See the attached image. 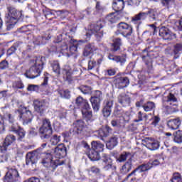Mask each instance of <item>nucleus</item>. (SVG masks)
I'll return each mask as SVG.
<instances>
[{
  "label": "nucleus",
  "instance_id": "nucleus-43",
  "mask_svg": "<svg viewBox=\"0 0 182 182\" xmlns=\"http://www.w3.org/2000/svg\"><path fill=\"white\" fill-rule=\"evenodd\" d=\"M107 149L112 150V149H114L116 146H117V137L112 136L109 139V140L107 142L106 144Z\"/></svg>",
  "mask_w": 182,
  "mask_h": 182
},
{
  "label": "nucleus",
  "instance_id": "nucleus-39",
  "mask_svg": "<svg viewBox=\"0 0 182 182\" xmlns=\"http://www.w3.org/2000/svg\"><path fill=\"white\" fill-rule=\"evenodd\" d=\"M90 101L94 112H99V110L100 109V103L102 101H100L99 100H95V98L92 97L90 98Z\"/></svg>",
  "mask_w": 182,
  "mask_h": 182
},
{
  "label": "nucleus",
  "instance_id": "nucleus-13",
  "mask_svg": "<svg viewBox=\"0 0 182 182\" xmlns=\"http://www.w3.org/2000/svg\"><path fill=\"white\" fill-rule=\"evenodd\" d=\"M77 42V41H76ZM76 42L73 43H66L65 45H61L58 49V51L63 55L69 56V55H73L77 50V46H76Z\"/></svg>",
  "mask_w": 182,
  "mask_h": 182
},
{
  "label": "nucleus",
  "instance_id": "nucleus-55",
  "mask_svg": "<svg viewBox=\"0 0 182 182\" xmlns=\"http://www.w3.org/2000/svg\"><path fill=\"white\" fill-rule=\"evenodd\" d=\"M103 6L100 4V1H97L95 5V11H94V15H97L103 11Z\"/></svg>",
  "mask_w": 182,
  "mask_h": 182
},
{
  "label": "nucleus",
  "instance_id": "nucleus-47",
  "mask_svg": "<svg viewBox=\"0 0 182 182\" xmlns=\"http://www.w3.org/2000/svg\"><path fill=\"white\" fill-rule=\"evenodd\" d=\"M58 94L60 97H63V99H70L71 96L70 91L69 90H60L58 91Z\"/></svg>",
  "mask_w": 182,
  "mask_h": 182
},
{
  "label": "nucleus",
  "instance_id": "nucleus-50",
  "mask_svg": "<svg viewBox=\"0 0 182 182\" xmlns=\"http://www.w3.org/2000/svg\"><path fill=\"white\" fill-rule=\"evenodd\" d=\"M52 68L55 73H56L57 75H60V65H59V63H58L57 61L53 63Z\"/></svg>",
  "mask_w": 182,
  "mask_h": 182
},
{
  "label": "nucleus",
  "instance_id": "nucleus-32",
  "mask_svg": "<svg viewBox=\"0 0 182 182\" xmlns=\"http://www.w3.org/2000/svg\"><path fill=\"white\" fill-rule=\"evenodd\" d=\"M126 160H130L131 161H133V156L130 152L124 151L119 155V158L117 159V161H119V163H124Z\"/></svg>",
  "mask_w": 182,
  "mask_h": 182
},
{
  "label": "nucleus",
  "instance_id": "nucleus-6",
  "mask_svg": "<svg viewBox=\"0 0 182 182\" xmlns=\"http://www.w3.org/2000/svg\"><path fill=\"white\" fill-rule=\"evenodd\" d=\"M149 17L150 21H157L159 19V12L155 9H149L147 12H139L138 14L135 15L132 18V22L137 26L141 25V21H144Z\"/></svg>",
  "mask_w": 182,
  "mask_h": 182
},
{
  "label": "nucleus",
  "instance_id": "nucleus-36",
  "mask_svg": "<svg viewBox=\"0 0 182 182\" xmlns=\"http://www.w3.org/2000/svg\"><path fill=\"white\" fill-rule=\"evenodd\" d=\"M122 39L120 38L114 39L111 48L112 52H117V50H120V46H122Z\"/></svg>",
  "mask_w": 182,
  "mask_h": 182
},
{
  "label": "nucleus",
  "instance_id": "nucleus-54",
  "mask_svg": "<svg viewBox=\"0 0 182 182\" xmlns=\"http://www.w3.org/2000/svg\"><path fill=\"white\" fill-rule=\"evenodd\" d=\"M111 124L113 127H117V129H120V127H123V124L120 119H113L111 122Z\"/></svg>",
  "mask_w": 182,
  "mask_h": 182
},
{
  "label": "nucleus",
  "instance_id": "nucleus-53",
  "mask_svg": "<svg viewBox=\"0 0 182 182\" xmlns=\"http://www.w3.org/2000/svg\"><path fill=\"white\" fill-rule=\"evenodd\" d=\"M171 182H182L181 175L179 173H174L173 174Z\"/></svg>",
  "mask_w": 182,
  "mask_h": 182
},
{
  "label": "nucleus",
  "instance_id": "nucleus-5",
  "mask_svg": "<svg viewBox=\"0 0 182 182\" xmlns=\"http://www.w3.org/2000/svg\"><path fill=\"white\" fill-rule=\"evenodd\" d=\"M8 11L6 25L7 31H11L19 19H23V14H22V11H19L15 7H8Z\"/></svg>",
  "mask_w": 182,
  "mask_h": 182
},
{
  "label": "nucleus",
  "instance_id": "nucleus-41",
  "mask_svg": "<svg viewBox=\"0 0 182 182\" xmlns=\"http://www.w3.org/2000/svg\"><path fill=\"white\" fill-rule=\"evenodd\" d=\"M173 52L175 55L174 59H177L178 56H180V53L182 52V43H177L173 46Z\"/></svg>",
  "mask_w": 182,
  "mask_h": 182
},
{
  "label": "nucleus",
  "instance_id": "nucleus-2",
  "mask_svg": "<svg viewBox=\"0 0 182 182\" xmlns=\"http://www.w3.org/2000/svg\"><path fill=\"white\" fill-rule=\"evenodd\" d=\"M31 68L29 70H26L25 75L28 79H35L38 76H41L42 70H43V61H42V58H35L30 61Z\"/></svg>",
  "mask_w": 182,
  "mask_h": 182
},
{
  "label": "nucleus",
  "instance_id": "nucleus-25",
  "mask_svg": "<svg viewBox=\"0 0 182 182\" xmlns=\"http://www.w3.org/2000/svg\"><path fill=\"white\" fill-rule=\"evenodd\" d=\"M112 133L113 129H112L110 127H109V125L102 127L97 131V134L99 137H100L101 140H103L105 137H109V136H110V134H112Z\"/></svg>",
  "mask_w": 182,
  "mask_h": 182
},
{
  "label": "nucleus",
  "instance_id": "nucleus-38",
  "mask_svg": "<svg viewBox=\"0 0 182 182\" xmlns=\"http://www.w3.org/2000/svg\"><path fill=\"white\" fill-rule=\"evenodd\" d=\"M88 157L91 161H97L100 160V154L97 151L91 149L88 154Z\"/></svg>",
  "mask_w": 182,
  "mask_h": 182
},
{
  "label": "nucleus",
  "instance_id": "nucleus-10",
  "mask_svg": "<svg viewBox=\"0 0 182 182\" xmlns=\"http://www.w3.org/2000/svg\"><path fill=\"white\" fill-rule=\"evenodd\" d=\"M70 133L73 136H79L80 137L85 136L86 133L85 131V122L82 119H78L74 122L73 128L70 129Z\"/></svg>",
  "mask_w": 182,
  "mask_h": 182
},
{
  "label": "nucleus",
  "instance_id": "nucleus-7",
  "mask_svg": "<svg viewBox=\"0 0 182 182\" xmlns=\"http://www.w3.org/2000/svg\"><path fill=\"white\" fill-rule=\"evenodd\" d=\"M7 119L9 122V131L13 132V133H16L18 136L17 140L21 141L22 139H25V134H26L25 130L19 127L18 124L15 123V119L12 114H8Z\"/></svg>",
  "mask_w": 182,
  "mask_h": 182
},
{
  "label": "nucleus",
  "instance_id": "nucleus-1",
  "mask_svg": "<svg viewBox=\"0 0 182 182\" xmlns=\"http://www.w3.org/2000/svg\"><path fill=\"white\" fill-rule=\"evenodd\" d=\"M40 137L44 141H50L52 146H56L60 141V136L54 134L52 136L53 130L50 120L45 119L43 125L39 129Z\"/></svg>",
  "mask_w": 182,
  "mask_h": 182
},
{
  "label": "nucleus",
  "instance_id": "nucleus-28",
  "mask_svg": "<svg viewBox=\"0 0 182 182\" xmlns=\"http://www.w3.org/2000/svg\"><path fill=\"white\" fill-rule=\"evenodd\" d=\"M181 124V120L180 118L170 119L167 122V126L171 130H177Z\"/></svg>",
  "mask_w": 182,
  "mask_h": 182
},
{
  "label": "nucleus",
  "instance_id": "nucleus-35",
  "mask_svg": "<svg viewBox=\"0 0 182 182\" xmlns=\"http://www.w3.org/2000/svg\"><path fill=\"white\" fill-rule=\"evenodd\" d=\"M92 146V150H94L95 151H98V153H100V151H103L105 149V145L102 144L100 141H94L91 143Z\"/></svg>",
  "mask_w": 182,
  "mask_h": 182
},
{
  "label": "nucleus",
  "instance_id": "nucleus-52",
  "mask_svg": "<svg viewBox=\"0 0 182 182\" xmlns=\"http://www.w3.org/2000/svg\"><path fill=\"white\" fill-rule=\"evenodd\" d=\"M93 69H96L97 70V69H99V65L96 61L90 60L88 62V70H92Z\"/></svg>",
  "mask_w": 182,
  "mask_h": 182
},
{
  "label": "nucleus",
  "instance_id": "nucleus-23",
  "mask_svg": "<svg viewBox=\"0 0 182 182\" xmlns=\"http://www.w3.org/2000/svg\"><path fill=\"white\" fill-rule=\"evenodd\" d=\"M66 154H68V152L65 144H60L55 148L54 155L56 159H63V157H65Z\"/></svg>",
  "mask_w": 182,
  "mask_h": 182
},
{
  "label": "nucleus",
  "instance_id": "nucleus-16",
  "mask_svg": "<svg viewBox=\"0 0 182 182\" xmlns=\"http://www.w3.org/2000/svg\"><path fill=\"white\" fill-rule=\"evenodd\" d=\"M159 36L163 38L164 41H173L177 38V34L171 32L167 27H161L159 29Z\"/></svg>",
  "mask_w": 182,
  "mask_h": 182
},
{
  "label": "nucleus",
  "instance_id": "nucleus-19",
  "mask_svg": "<svg viewBox=\"0 0 182 182\" xmlns=\"http://www.w3.org/2000/svg\"><path fill=\"white\" fill-rule=\"evenodd\" d=\"M117 89H124L130 85V80L127 77H119L114 80Z\"/></svg>",
  "mask_w": 182,
  "mask_h": 182
},
{
  "label": "nucleus",
  "instance_id": "nucleus-26",
  "mask_svg": "<svg viewBox=\"0 0 182 182\" xmlns=\"http://www.w3.org/2000/svg\"><path fill=\"white\" fill-rule=\"evenodd\" d=\"M108 59L109 60L116 62V63H119L120 66H124V64L127 62L126 55H116L113 54H109Z\"/></svg>",
  "mask_w": 182,
  "mask_h": 182
},
{
  "label": "nucleus",
  "instance_id": "nucleus-15",
  "mask_svg": "<svg viewBox=\"0 0 182 182\" xmlns=\"http://www.w3.org/2000/svg\"><path fill=\"white\" fill-rule=\"evenodd\" d=\"M104 26L102 21H97L96 24L91 26V32L95 35V38L98 41H100L103 38V35L105 34V30H103Z\"/></svg>",
  "mask_w": 182,
  "mask_h": 182
},
{
  "label": "nucleus",
  "instance_id": "nucleus-3",
  "mask_svg": "<svg viewBox=\"0 0 182 182\" xmlns=\"http://www.w3.org/2000/svg\"><path fill=\"white\" fill-rule=\"evenodd\" d=\"M38 149H41L40 159L43 158L41 163L43 164L44 167H47L50 173H53V171L56 170L58 166L65 164V161H60L59 159L53 161L52 160L53 157L50 153L42 152V148H38Z\"/></svg>",
  "mask_w": 182,
  "mask_h": 182
},
{
  "label": "nucleus",
  "instance_id": "nucleus-46",
  "mask_svg": "<svg viewBox=\"0 0 182 182\" xmlns=\"http://www.w3.org/2000/svg\"><path fill=\"white\" fill-rule=\"evenodd\" d=\"M138 170H139V173H143L144 171H147L151 168V163L149 162L147 164H144L137 167Z\"/></svg>",
  "mask_w": 182,
  "mask_h": 182
},
{
  "label": "nucleus",
  "instance_id": "nucleus-18",
  "mask_svg": "<svg viewBox=\"0 0 182 182\" xmlns=\"http://www.w3.org/2000/svg\"><path fill=\"white\" fill-rule=\"evenodd\" d=\"M60 42H62V45H66V43H74V42H76V40L73 39V38L67 34V33H63L58 36L55 41V43H60Z\"/></svg>",
  "mask_w": 182,
  "mask_h": 182
},
{
  "label": "nucleus",
  "instance_id": "nucleus-33",
  "mask_svg": "<svg viewBox=\"0 0 182 182\" xmlns=\"http://www.w3.org/2000/svg\"><path fill=\"white\" fill-rule=\"evenodd\" d=\"M102 168L104 171L109 173V174H114L117 168L116 167V165L113 164V162H111L105 164Z\"/></svg>",
  "mask_w": 182,
  "mask_h": 182
},
{
  "label": "nucleus",
  "instance_id": "nucleus-60",
  "mask_svg": "<svg viewBox=\"0 0 182 182\" xmlns=\"http://www.w3.org/2000/svg\"><path fill=\"white\" fill-rule=\"evenodd\" d=\"M105 73L108 76H114V75H116V70L110 68V69L105 70Z\"/></svg>",
  "mask_w": 182,
  "mask_h": 182
},
{
  "label": "nucleus",
  "instance_id": "nucleus-37",
  "mask_svg": "<svg viewBox=\"0 0 182 182\" xmlns=\"http://www.w3.org/2000/svg\"><path fill=\"white\" fill-rule=\"evenodd\" d=\"M21 44L22 43L19 41L14 43L13 46H11L7 50V53H6L7 56H11V55H14V53H15V52H16V50L19 49V47L21 46Z\"/></svg>",
  "mask_w": 182,
  "mask_h": 182
},
{
  "label": "nucleus",
  "instance_id": "nucleus-42",
  "mask_svg": "<svg viewBox=\"0 0 182 182\" xmlns=\"http://www.w3.org/2000/svg\"><path fill=\"white\" fill-rule=\"evenodd\" d=\"M173 141L178 143V144H181L182 143V130H178L173 132Z\"/></svg>",
  "mask_w": 182,
  "mask_h": 182
},
{
  "label": "nucleus",
  "instance_id": "nucleus-30",
  "mask_svg": "<svg viewBox=\"0 0 182 182\" xmlns=\"http://www.w3.org/2000/svg\"><path fill=\"white\" fill-rule=\"evenodd\" d=\"M124 8V0H113L112 9L115 12H120L123 11Z\"/></svg>",
  "mask_w": 182,
  "mask_h": 182
},
{
  "label": "nucleus",
  "instance_id": "nucleus-29",
  "mask_svg": "<svg viewBox=\"0 0 182 182\" xmlns=\"http://www.w3.org/2000/svg\"><path fill=\"white\" fill-rule=\"evenodd\" d=\"M132 168H133V161L127 160L125 164L122 166L120 173L126 175L132 171Z\"/></svg>",
  "mask_w": 182,
  "mask_h": 182
},
{
  "label": "nucleus",
  "instance_id": "nucleus-64",
  "mask_svg": "<svg viewBox=\"0 0 182 182\" xmlns=\"http://www.w3.org/2000/svg\"><path fill=\"white\" fill-rule=\"evenodd\" d=\"M26 182H41V180L37 177H31L28 178Z\"/></svg>",
  "mask_w": 182,
  "mask_h": 182
},
{
  "label": "nucleus",
  "instance_id": "nucleus-21",
  "mask_svg": "<svg viewBox=\"0 0 182 182\" xmlns=\"http://www.w3.org/2000/svg\"><path fill=\"white\" fill-rule=\"evenodd\" d=\"M113 100H107L104 102V107L102 109V114L104 117H109L112 114V109H113Z\"/></svg>",
  "mask_w": 182,
  "mask_h": 182
},
{
  "label": "nucleus",
  "instance_id": "nucleus-22",
  "mask_svg": "<svg viewBox=\"0 0 182 182\" xmlns=\"http://www.w3.org/2000/svg\"><path fill=\"white\" fill-rule=\"evenodd\" d=\"M144 143H145V146L149 150H157L160 147V142L156 139H153L151 138H146L144 140Z\"/></svg>",
  "mask_w": 182,
  "mask_h": 182
},
{
  "label": "nucleus",
  "instance_id": "nucleus-4",
  "mask_svg": "<svg viewBox=\"0 0 182 182\" xmlns=\"http://www.w3.org/2000/svg\"><path fill=\"white\" fill-rule=\"evenodd\" d=\"M75 105L77 107L81 108L83 119H85L87 122L93 120V113L90 110V105L87 100L83 99L82 96H78L75 99Z\"/></svg>",
  "mask_w": 182,
  "mask_h": 182
},
{
  "label": "nucleus",
  "instance_id": "nucleus-44",
  "mask_svg": "<svg viewBox=\"0 0 182 182\" xmlns=\"http://www.w3.org/2000/svg\"><path fill=\"white\" fill-rule=\"evenodd\" d=\"M49 38H46L45 36H38L34 38L33 43L34 45H45L46 43V41Z\"/></svg>",
  "mask_w": 182,
  "mask_h": 182
},
{
  "label": "nucleus",
  "instance_id": "nucleus-14",
  "mask_svg": "<svg viewBox=\"0 0 182 182\" xmlns=\"http://www.w3.org/2000/svg\"><path fill=\"white\" fill-rule=\"evenodd\" d=\"M34 110L42 116L48 107H49V102L45 100H35L33 101Z\"/></svg>",
  "mask_w": 182,
  "mask_h": 182
},
{
  "label": "nucleus",
  "instance_id": "nucleus-24",
  "mask_svg": "<svg viewBox=\"0 0 182 182\" xmlns=\"http://www.w3.org/2000/svg\"><path fill=\"white\" fill-rule=\"evenodd\" d=\"M118 103L122 106V107H127L130 106L132 103V98L129 95L122 93L117 97Z\"/></svg>",
  "mask_w": 182,
  "mask_h": 182
},
{
  "label": "nucleus",
  "instance_id": "nucleus-45",
  "mask_svg": "<svg viewBox=\"0 0 182 182\" xmlns=\"http://www.w3.org/2000/svg\"><path fill=\"white\" fill-rule=\"evenodd\" d=\"M105 21L109 22V23H116L119 21V17L114 16V14L112 13L106 16Z\"/></svg>",
  "mask_w": 182,
  "mask_h": 182
},
{
  "label": "nucleus",
  "instance_id": "nucleus-58",
  "mask_svg": "<svg viewBox=\"0 0 182 182\" xmlns=\"http://www.w3.org/2000/svg\"><path fill=\"white\" fill-rule=\"evenodd\" d=\"M9 66V63L6 61V60H4L0 63V69L4 70V69H8Z\"/></svg>",
  "mask_w": 182,
  "mask_h": 182
},
{
  "label": "nucleus",
  "instance_id": "nucleus-61",
  "mask_svg": "<svg viewBox=\"0 0 182 182\" xmlns=\"http://www.w3.org/2000/svg\"><path fill=\"white\" fill-rule=\"evenodd\" d=\"M18 32L20 33H26V32H29V28H28V26H24L18 28Z\"/></svg>",
  "mask_w": 182,
  "mask_h": 182
},
{
  "label": "nucleus",
  "instance_id": "nucleus-17",
  "mask_svg": "<svg viewBox=\"0 0 182 182\" xmlns=\"http://www.w3.org/2000/svg\"><path fill=\"white\" fill-rule=\"evenodd\" d=\"M16 141V136L12 134H9L4 139V141L1 146H0V150L1 153H5L8 150V146L13 144Z\"/></svg>",
  "mask_w": 182,
  "mask_h": 182
},
{
  "label": "nucleus",
  "instance_id": "nucleus-57",
  "mask_svg": "<svg viewBox=\"0 0 182 182\" xmlns=\"http://www.w3.org/2000/svg\"><path fill=\"white\" fill-rule=\"evenodd\" d=\"M14 89H23L24 85L22 81H17L13 84Z\"/></svg>",
  "mask_w": 182,
  "mask_h": 182
},
{
  "label": "nucleus",
  "instance_id": "nucleus-49",
  "mask_svg": "<svg viewBox=\"0 0 182 182\" xmlns=\"http://www.w3.org/2000/svg\"><path fill=\"white\" fill-rule=\"evenodd\" d=\"M92 99H95L96 100H100V102H102L103 100V93H102V91L100 90H96L94 92L93 96L91 97Z\"/></svg>",
  "mask_w": 182,
  "mask_h": 182
},
{
  "label": "nucleus",
  "instance_id": "nucleus-31",
  "mask_svg": "<svg viewBox=\"0 0 182 182\" xmlns=\"http://www.w3.org/2000/svg\"><path fill=\"white\" fill-rule=\"evenodd\" d=\"M164 101L166 102L168 105L171 106H177L176 103H177V97L172 92H169L166 97H164Z\"/></svg>",
  "mask_w": 182,
  "mask_h": 182
},
{
  "label": "nucleus",
  "instance_id": "nucleus-51",
  "mask_svg": "<svg viewBox=\"0 0 182 182\" xmlns=\"http://www.w3.org/2000/svg\"><path fill=\"white\" fill-rule=\"evenodd\" d=\"M101 160H102V163H105V164H107L109 163L113 162V161L112 160V158H110V156H109L106 154H102Z\"/></svg>",
  "mask_w": 182,
  "mask_h": 182
},
{
  "label": "nucleus",
  "instance_id": "nucleus-59",
  "mask_svg": "<svg viewBox=\"0 0 182 182\" xmlns=\"http://www.w3.org/2000/svg\"><path fill=\"white\" fill-rule=\"evenodd\" d=\"M137 130V125L134 124H131L127 127V131L128 132H136Z\"/></svg>",
  "mask_w": 182,
  "mask_h": 182
},
{
  "label": "nucleus",
  "instance_id": "nucleus-12",
  "mask_svg": "<svg viewBox=\"0 0 182 182\" xmlns=\"http://www.w3.org/2000/svg\"><path fill=\"white\" fill-rule=\"evenodd\" d=\"M4 182H21V176L18 169L11 168L6 172L4 177Z\"/></svg>",
  "mask_w": 182,
  "mask_h": 182
},
{
  "label": "nucleus",
  "instance_id": "nucleus-48",
  "mask_svg": "<svg viewBox=\"0 0 182 182\" xmlns=\"http://www.w3.org/2000/svg\"><path fill=\"white\" fill-rule=\"evenodd\" d=\"M78 89L82 93H83V95H89V93H92V87L87 85H82L78 87Z\"/></svg>",
  "mask_w": 182,
  "mask_h": 182
},
{
  "label": "nucleus",
  "instance_id": "nucleus-20",
  "mask_svg": "<svg viewBox=\"0 0 182 182\" xmlns=\"http://www.w3.org/2000/svg\"><path fill=\"white\" fill-rule=\"evenodd\" d=\"M19 117L20 120H22L23 126H26V124L32 123V120L33 119V114L31 110L26 109V108H25V112L21 113Z\"/></svg>",
  "mask_w": 182,
  "mask_h": 182
},
{
  "label": "nucleus",
  "instance_id": "nucleus-9",
  "mask_svg": "<svg viewBox=\"0 0 182 182\" xmlns=\"http://www.w3.org/2000/svg\"><path fill=\"white\" fill-rule=\"evenodd\" d=\"M39 159H41V149L38 148L26 154V165L32 167V168H36V164H38Z\"/></svg>",
  "mask_w": 182,
  "mask_h": 182
},
{
  "label": "nucleus",
  "instance_id": "nucleus-8",
  "mask_svg": "<svg viewBox=\"0 0 182 182\" xmlns=\"http://www.w3.org/2000/svg\"><path fill=\"white\" fill-rule=\"evenodd\" d=\"M141 56L147 67L148 73H150L153 70V58H157V53L150 50V47L148 46L143 50Z\"/></svg>",
  "mask_w": 182,
  "mask_h": 182
},
{
  "label": "nucleus",
  "instance_id": "nucleus-56",
  "mask_svg": "<svg viewBox=\"0 0 182 182\" xmlns=\"http://www.w3.org/2000/svg\"><path fill=\"white\" fill-rule=\"evenodd\" d=\"M151 120V126H152V127H157V126H159V123H160L161 119L159 116H154Z\"/></svg>",
  "mask_w": 182,
  "mask_h": 182
},
{
  "label": "nucleus",
  "instance_id": "nucleus-63",
  "mask_svg": "<svg viewBox=\"0 0 182 182\" xmlns=\"http://www.w3.org/2000/svg\"><path fill=\"white\" fill-rule=\"evenodd\" d=\"M38 89V85H29L27 90L28 92H35Z\"/></svg>",
  "mask_w": 182,
  "mask_h": 182
},
{
  "label": "nucleus",
  "instance_id": "nucleus-40",
  "mask_svg": "<svg viewBox=\"0 0 182 182\" xmlns=\"http://www.w3.org/2000/svg\"><path fill=\"white\" fill-rule=\"evenodd\" d=\"M144 112H151L156 109V104L154 102L148 101L142 105Z\"/></svg>",
  "mask_w": 182,
  "mask_h": 182
},
{
  "label": "nucleus",
  "instance_id": "nucleus-27",
  "mask_svg": "<svg viewBox=\"0 0 182 182\" xmlns=\"http://www.w3.org/2000/svg\"><path fill=\"white\" fill-rule=\"evenodd\" d=\"M64 79L68 83H72V68L69 65H65L63 68Z\"/></svg>",
  "mask_w": 182,
  "mask_h": 182
},
{
  "label": "nucleus",
  "instance_id": "nucleus-11",
  "mask_svg": "<svg viewBox=\"0 0 182 182\" xmlns=\"http://www.w3.org/2000/svg\"><path fill=\"white\" fill-rule=\"evenodd\" d=\"M117 29L116 34L123 35L124 38H128V36H131L132 33H133V27L125 22L118 23Z\"/></svg>",
  "mask_w": 182,
  "mask_h": 182
},
{
  "label": "nucleus",
  "instance_id": "nucleus-34",
  "mask_svg": "<svg viewBox=\"0 0 182 182\" xmlns=\"http://www.w3.org/2000/svg\"><path fill=\"white\" fill-rule=\"evenodd\" d=\"M97 48L95 46L94 43L87 44L84 49L83 55L84 56H89L90 53H93L95 50H97Z\"/></svg>",
  "mask_w": 182,
  "mask_h": 182
},
{
  "label": "nucleus",
  "instance_id": "nucleus-62",
  "mask_svg": "<svg viewBox=\"0 0 182 182\" xmlns=\"http://www.w3.org/2000/svg\"><path fill=\"white\" fill-rule=\"evenodd\" d=\"M90 171L93 173L94 174H100V168L96 167V166H92L90 168Z\"/></svg>",
  "mask_w": 182,
  "mask_h": 182
}]
</instances>
